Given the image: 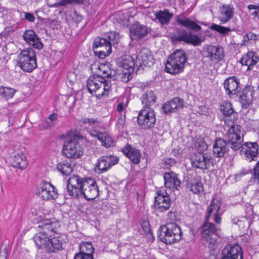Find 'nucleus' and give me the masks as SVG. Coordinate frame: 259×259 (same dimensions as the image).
Masks as SVG:
<instances>
[{
    "instance_id": "1",
    "label": "nucleus",
    "mask_w": 259,
    "mask_h": 259,
    "mask_svg": "<svg viewBox=\"0 0 259 259\" xmlns=\"http://www.w3.org/2000/svg\"><path fill=\"white\" fill-rule=\"evenodd\" d=\"M67 192L74 198H85L88 200L95 199L99 195L98 186L92 178L82 179L78 176H73L68 180Z\"/></svg>"
},
{
    "instance_id": "2",
    "label": "nucleus",
    "mask_w": 259,
    "mask_h": 259,
    "mask_svg": "<svg viewBox=\"0 0 259 259\" xmlns=\"http://www.w3.org/2000/svg\"><path fill=\"white\" fill-rule=\"evenodd\" d=\"M240 126L233 124L227 131L224 137L217 139L213 146V154L217 157H222L227 151L226 145L234 151L239 150L242 146L243 138L241 137Z\"/></svg>"
},
{
    "instance_id": "3",
    "label": "nucleus",
    "mask_w": 259,
    "mask_h": 259,
    "mask_svg": "<svg viewBox=\"0 0 259 259\" xmlns=\"http://www.w3.org/2000/svg\"><path fill=\"white\" fill-rule=\"evenodd\" d=\"M60 226L59 223L50 220H44L39 223L38 232L34 236L33 240L39 249H47L48 244L51 237L57 233Z\"/></svg>"
},
{
    "instance_id": "4",
    "label": "nucleus",
    "mask_w": 259,
    "mask_h": 259,
    "mask_svg": "<svg viewBox=\"0 0 259 259\" xmlns=\"http://www.w3.org/2000/svg\"><path fill=\"white\" fill-rule=\"evenodd\" d=\"M119 39V34L113 31L108 32L104 37H97L93 46L95 55L100 59L108 56L111 53L112 45L117 44Z\"/></svg>"
},
{
    "instance_id": "5",
    "label": "nucleus",
    "mask_w": 259,
    "mask_h": 259,
    "mask_svg": "<svg viewBox=\"0 0 259 259\" xmlns=\"http://www.w3.org/2000/svg\"><path fill=\"white\" fill-rule=\"evenodd\" d=\"M110 74L104 71L102 76L97 75L90 77L87 81V88L89 93L97 97L107 96L111 89V84L108 79Z\"/></svg>"
},
{
    "instance_id": "6",
    "label": "nucleus",
    "mask_w": 259,
    "mask_h": 259,
    "mask_svg": "<svg viewBox=\"0 0 259 259\" xmlns=\"http://www.w3.org/2000/svg\"><path fill=\"white\" fill-rule=\"evenodd\" d=\"M187 61L185 52L183 50H177L171 54L167 60L165 70L171 74L183 71Z\"/></svg>"
},
{
    "instance_id": "7",
    "label": "nucleus",
    "mask_w": 259,
    "mask_h": 259,
    "mask_svg": "<svg viewBox=\"0 0 259 259\" xmlns=\"http://www.w3.org/2000/svg\"><path fill=\"white\" fill-rule=\"evenodd\" d=\"M158 237L160 241L166 244L179 241L182 238L181 228L175 223H167L160 227Z\"/></svg>"
},
{
    "instance_id": "8",
    "label": "nucleus",
    "mask_w": 259,
    "mask_h": 259,
    "mask_svg": "<svg viewBox=\"0 0 259 259\" xmlns=\"http://www.w3.org/2000/svg\"><path fill=\"white\" fill-rule=\"evenodd\" d=\"M17 64L24 71L31 72L37 67L35 52L30 47L21 51L17 56Z\"/></svg>"
},
{
    "instance_id": "9",
    "label": "nucleus",
    "mask_w": 259,
    "mask_h": 259,
    "mask_svg": "<svg viewBox=\"0 0 259 259\" xmlns=\"http://www.w3.org/2000/svg\"><path fill=\"white\" fill-rule=\"evenodd\" d=\"M62 152L67 157L73 159L79 158L82 155V149L76 135H70L66 138Z\"/></svg>"
},
{
    "instance_id": "10",
    "label": "nucleus",
    "mask_w": 259,
    "mask_h": 259,
    "mask_svg": "<svg viewBox=\"0 0 259 259\" xmlns=\"http://www.w3.org/2000/svg\"><path fill=\"white\" fill-rule=\"evenodd\" d=\"M154 110L149 107H144L139 112L137 122L139 126L144 129H149L154 127L156 122Z\"/></svg>"
},
{
    "instance_id": "11",
    "label": "nucleus",
    "mask_w": 259,
    "mask_h": 259,
    "mask_svg": "<svg viewBox=\"0 0 259 259\" xmlns=\"http://www.w3.org/2000/svg\"><path fill=\"white\" fill-rule=\"evenodd\" d=\"M36 194L44 200H55L58 196L57 190L55 187L47 182H43L40 185Z\"/></svg>"
},
{
    "instance_id": "12",
    "label": "nucleus",
    "mask_w": 259,
    "mask_h": 259,
    "mask_svg": "<svg viewBox=\"0 0 259 259\" xmlns=\"http://www.w3.org/2000/svg\"><path fill=\"white\" fill-rule=\"evenodd\" d=\"M201 235L202 239L209 243V245L215 243L217 238V228L211 223L206 222L201 226Z\"/></svg>"
},
{
    "instance_id": "13",
    "label": "nucleus",
    "mask_w": 259,
    "mask_h": 259,
    "mask_svg": "<svg viewBox=\"0 0 259 259\" xmlns=\"http://www.w3.org/2000/svg\"><path fill=\"white\" fill-rule=\"evenodd\" d=\"M191 164L193 167L204 170L209 167L212 162V158L204 153H197L191 158Z\"/></svg>"
},
{
    "instance_id": "14",
    "label": "nucleus",
    "mask_w": 259,
    "mask_h": 259,
    "mask_svg": "<svg viewBox=\"0 0 259 259\" xmlns=\"http://www.w3.org/2000/svg\"><path fill=\"white\" fill-rule=\"evenodd\" d=\"M118 161V157L110 155L102 156L96 164L95 170L97 173L101 174L106 171L112 166L117 163Z\"/></svg>"
},
{
    "instance_id": "15",
    "label": "nucleus",
    "mask_w": 259,
    "mask_h": 259,
    "mask_svg": "<svg viewBox=\"0 0 259 259\" xmlns=\"http://www.w3.org/2000/svg\"><path fill=\"white\" fill-rule=\"evenodd\" d=\"M154 59L151 51L147 49H142L136 58V66L143 69L145 67H150L154 63Z\"/></svg>"
},
{
    "instance_id": "16",
    "label": "nucleus",
    "mask_w": 259,
    "mask_h": 259,
    "mask_svg": "<svg viewBox=\"0 0 259 259\" xmlns=\"http://www.w3.org/2000/svg\"><path fill=\"white\" fill-rule=\"evenodd\" d=\"M171 205V199L167 192H157L155 197L154 208L159 212H162L167 210Z\"/></svg>"
},
{
    "instance_id": "17",
    "label": "nucleus",
    "mask_w": 259,
    "mask_h": 259,
    "mask_svg": "<svg viewBox=\"0 0 259 259\" xmlns=\"http://www.w3.org/2000/svg\"><path fill=\"white\" fill-rule=\"evenodd\" d=\"M203 53L205 57L215 63L222 60L224 56L223 48L219 46L207 45L204 47Z\"/></svg>"
},
{
    "instance_id": "18",
    "label": "nucleus",
    "mask_w": 259,
    "mask_h": 259,
    "mask_svg": "<svg viewBox=\"0 0 259 259\" xmlns=\"http://www.w3.org/2000/svg\"><path fill=\"white\" fill-rule=\"evenodd\" d=\"M221 202L218 199H213L207 208L206 220L208 221L211 215L213 217V220L217 224L221 223L222 213L220 212Z\"/></svg>"
},
{
    "instance_id": "19",
    "label": "nucleus",
    "mask_w": 259,
    "mask_h": 259,
    "mask_svg": "<svg viewBox=\"0 0 259 259\" xmlns=\"http://www.w3.org/2000/svg\"><path fill=\"white\" fill-rule=\"evenodd\" d=\"M224 87L227 94L230 97L233 95H237L241 90L240 82L236 76H231L226 79L224 82Z\"/></svg>"
},
{
    "instance_id": "20",
    "label": "nucleus",
    "mask_w": 259,
    "mask_h": 259,
    "mask_svg": "<svg viewBox=\"0 0 259 259\" xmlns=\"http://www.w3.org/2000/svg\"><path fill=\"white\" fill-rule=\"evenodd\" d=\"M221 259H243L241 247L236 245L226 246L222 252Z\"/></svg>"
},
{
    "instance_id": "21",
    "label": "nucleus",
    "mask_w": 259,
    "mask_h": 259,
    "mask_svg": "<svg viewBox=\"0 0 259 259\" xmlns=\"http://www.w3.org/2000/svg\"><path fill=\"white\" fill-rule=\"evenodd\" d=\"M163 178L165 188L170 190H179L181 187V181L176 173L172 171L165 172Z\"/></svg>"
},
{
    "instance_id": "22",
    "label": "nucleus",
    "mask_w": 259,
    "mask_h": 259,
    "mask_svg": "<svg viewBox=\"0 0 259 259\" xmlns=\"http://www.w3.org/2000/svg\"><path fill=\"white\" fill-rule=\"evenodd\" d=\"M184 106L183 100L177 97L174 98L170 101L166 102L162 106L163 112L165 114L171 113L176 112L177 111L181 109Z\"/></svg>"
},
{
    "instance_id": "23",
    "label": "nucleus",
    "mask_w": 259,
    "mask_h": 259,
    "mask_svg": "<svg viewBox=\"0 0 259 259\" xmlns=\"http://www.w3.org/2000/svg\"><path fill=\"white\" fill-rule=\"evenodd\" d=\"M23 37L25 41L32 46L33 48L38 50H41L43 48V44L39 37L32 30H26L23 34Z\"/></svg>"
},
{
    "instance_id": "24",
    "label": "nucleus",
    "mask_w": 259,
    "mask_h": 259,
    "mask_svg": "<svg viewBox=\"0 0 259 259\" xmlns=\"http://www.w3.org/2000/svg\"><path fill=\"white\" fill-rule=\"evenodd\" d=\"M259 61V56L254 52H248L244 54L240 62L242 65L247 66V70H251Z\"/></svg>"
},
{
    "instance_id": "25",
    "label": "nucleus",
    "mask_w": 259,
    "mask_h": 259,
    "mask_svg": "<svg viewBox=\"0 0 259 259\" xmlns=\"http://www.w3.org/2000/svg\"><path fill=\"white\" fill-rule=\"evenodd\" d=\"M234 9L231 5H223L220 7L219 19L222 24L228 22L234 15Z\"/></svg>"
},
{
    "instance_id": "26",
    "label": "nucleus",
    "mask_w": 259,
    "mask_h": 259,
    "mask_svg": "<svg viewBox=\"0 0 259 259\" xmlns=\"http://www.w3.org/2000/svg\"><path fill=\"white\" fill-rule=\"evenodd\" d=\"M130 37L132 39H139L145 36L148 33L147 27L140 23L133 24L130 29Z\"/></svg>"
},
{
    "instance_id": "27",
    "label": "nucleus",
    "mask_w": 259,
    "mask_h": 259,
    "mask_svg": "<svg viewBox=\"0 0 259 259\" xmlns=\"http://www.w3.org/2000/svg\"><path fill=\"white\" fill-rule=\"evenodd\" d=\"M122 152L135 164L140 161L141 154L140 150L126 145L122 149Z\"/></svg>"
},
{
    "instance_id": "28",
    "label": "nucleus",
    "mask_w": 259,
    "mask_h": 259,
    "mask_svg": "<svg viewBox=\"0 0 259 259\" xmlns=\"http://www.w3.org/2000/svg\"><path fill=\"white\" fill-rule=\"evenodd\" d=\"M187 188L194 194H198L203 190V185L196 177H190L187 181Z\"/></svg>"
},
{
    "instance_id": "29",
    "label": "nucleus",
    "mask_w": 259,
    "mask_h": 259,
    "mask_svg": "<svg viewBox=\"0 0 259 259\" xmlns=\"http://www.w3.org/2000/svg\"><path fill=\"white\" fill-rule=\"evenodd\" d=\"M177 22L183 26L195 31L201 30V27L189 18L185 17L183 15H179L176 16Z\"/></svg>"
},
{
    "instance_id": "30",
    "label": "nucleus",
    "mask_w": 259,
    "mask_h": 259,
    "mask_svg": "<svg viewBox=\"0 0 259 259\" xmlns=\"http://www.w3.org/2000/svg\"><path fill=\"white\" fill-rule=\"evenodd\" d=\"M245 146L247 147L244 153L245 157L249 161L254 160L258 154V145L256 142H247L245 143Z\"/></svg>"
},
{
    "instance_id": "31",
    "label": "nucleus",
    "mask_w": 259,
    "mask_h": 259,
    "mask_svg": "<svg viewBox=\"0 0 259 259\" xmlns=\"http://www.w3.org/2000/svg\"><path fill=\"white\" fill-rule=\"evenodd\" d=\"M221 110L225 116L230 117L231 120H235L237 118V114L234 112L232 104L229 102H224L221 105Z\"/></svg>"
},
{
    "instance_id": "32",
    "label": "nucleus",
    "mask_w": 259,
    "mask_h": 259,
    "mask_svg": "<svg viewBox=\"0 0 259 259\" xmlns=\"http://www.w3.org/2000/svg\"><path fill=\"white\" fill-rule=\"evenodd\" d=\"M155 16L157 20L162 24H167L173 16V14L170 13L168 10L165 9L163 11H159L155 13Z\"/></svg>"
},
{
    "instance_id": "33",
    "label": "nucleus",
    "mask_w": 259,
    "mask_h": 259,
    "mask_svg": "<svg viewBox=\"0 0 259 259\" xmlns=\"http://www.w3.org/2000/svg\"><path fill=\"white\" fill-rule=\"evenodd\" d=\"M46 251L49 253L56 252L62 249V242L58 237L50 238Z\"/></svg>"
},
{
    "instance_id": "34",
    "label": "nucleus",
    "mask_w": 259,
    "mask_h": 259,
    "mask_svg": "<svg viewBox=\"0 0 259 259\" xmlns=\"http://www.w3.org/2000/svg\"><path fill=\"white\" fill-rule=\"evenodd\" d=\"M136 65V61L132 56H124L120 62V66L122 70L134 71V67Z\"/></svg>"
},
{
    "instance_id": "35",
    "label": "nucleus",
    "mask_w": 259,
    "mask_h": 259,
    "mask_svg": "<svg viewBox=\"0 0 259 259\" xmlns=\"http://www.w3.org/2000/svg\"><path fill=\"white\" fill-rule=\"evenodd\" d=\"M156 95L152 91H146L141 97V102L145 107H149L155 102Z\"/></svg>"
},
{
    "instance_id": "36",
    "label": "nucleus",
    "mask_w": 259,
    "mask_h": 259,
    "mask_svg": "<svg viewBox=\"0 0 259 259\" xmlns=\"http://www.w3.org/2000/svg\"><path fill=\"white\" fill-rule=\"evenodd\" d=\"M252 99V92L248 90H244L240 96V101L242 107L247 108L250 104Z\"/></svg>"
},
{
    "instance_id": "37",
    "label": "nucleus",
    "mask_w": 259,
    "mask_h": 259,
    "mask_svg": "<svg viewBox=\"0 0 259 259\" xmlns=\"http://www.w3.org/2000/svg\"><path fill=\"white\" fill-rule=\"evenodd\" d=\"M57 168L59 171L63 175L68 176L72 171V166L70 162L67 160H64L59 162L57 166Z\"/></svg>"
},
{
    "instance_id": "38",
    "label": "nucleus",
    "mask_w": 259,
    "mask_h": 259,
    "mask_svg": "<svg viewBox=\"0 0 259 259\" xmlns=\"http://www.w3.org/2000/svg\"><path fill=\"white\" fill-rule=\"evenodd\" d=\"M97 137L105 147H110L113 143L112 137L106 133H97Z\"/></svg>"
},
{
    "instance_id": "39",
    "label": "nucleus",
    "mask_w": 259,
    "mask_h": 259,
    "mask_svg": "<svg viewBox=\"0 0 259 259\" xmlns=\"http://www.w3.org/2000/svg\"><path fill=\"white\" fill-rule=\"evenodd\" d=\"M16 90L13 88L0 86V96L8 100L13 98Z\"/></svg>"
},
{
    "instance_id": "40",
    "label": "nucleus",
    "mask_w": 259,
    "mask_h": 259,
    "mask_svg": "<svg viewBox=\"0 0 259 259\" xmlns=\"http://www.w3.org/2000/svg\"><path fill=\"white\" fill-rule=\"evenodd\" d=\"M79 250L80 251L78 253L93 255L94 249L91 243L84 242L81 243L79 246Z\"/></svg>"
},
{
    "instance_id": "41",
    "label": "nucleus",
    "mask_w": 259,
    "mask_h": 259,
    "mask_svg": "<svg viewBox=\"0 0 259 259\" xmlns=\"http://www.w3.org/2000/svg\"><path fill=\"white\" fill-rule=\"evenodd\" d=\"M177 34L173 36L172 39L174 41H184L186 43L189 33L185 29H178Z\"/></svg>"
},
{
    "instance_id": "42",
    "label": "nucleus",
    "mask_w": 259,
    "mask_h": 259,
    "mask_svg": "<svg viewBox=\"0 0 259 259\" xmlns=\"http://www.w3.org/2000/svg\"><path fill=\"white\" fill-rule=\"evenodd\" d=\"M13 166L16 168H23L26 165V161L19 154L15 155L13 157Z\"/></svg>"
},
{
    "instance_id": "43",
    "label": "nucleus",
    "mask_w": 259,
    "mask_h": 259,
    "mask_svg": "<svg viewBox=\"0 0 259 259\" xmlns=\"http://www.w3.org/2000/svg\"><path fill=\"white\" fill-rule=\"evenodd\" d=\"M186 43L191 44L194 46H199L201 45V40L197 35L189 33Z\"/></svg>"
},
{
    "instance_id": "44",
    "label": "nucleus",
    "mask_w": 259,
    "mask_h": 259,
    "mask_svg": "<svg viewBox=\"0 0 259 259\" xmlns=\"http://www.w3.org/2000/svg\"><path fill=\"white\" fill-rule=\"evenodd\" d=\"M210 28L222 34H227L231 31V29L229 27H226L215 24L211 25Z\"/></svg>"
},
{
    "instance_id": "45",
    "label": "nucleus",
    "mask_w": 259,
    "mask_h": 259,
    "mask_svg": "<svg viewBox=\"0 0 259 259\" xmlns=\"http://www.w3.org/2000/svg\"><path fill=\"white\" fill-rule=\"evenodd\" d=\"M133 72L128 70L122 69V74L121 76L122 81L125 82H128L132 78V73Z\"/></svg>"
},
{
    "instance_id": "46",
    "label": "nucleus",
    "mask_w": 259,
    "mask_h": 259,
    "mask_svg": "<svg viewBox=\"0 0 259 259\" xmlns=\"http://www.w3.org/2000/svg\"><path fill=\"white\" fill-rule=\"evenodd\" d=\"M259 39V36L256 35L252 32H248L243 37V40L244 41H248L249 40H256Z\"/></svg>"
},
{
    "instance_id": "47",
    "label": "nucleus",
    "mask_w": 259,
    "mask_h": 259,
    "mask_svg": "<svg viewBox=\"0 0 259 259\" xmlns=\"http://www.w3.org/2000/svg\"><path fill=\"white\" fill-rule=\"evenodd\" d=\"M176 161L174 159L169 158L165 159L164 161V166L165 168L169 169L170 167L175 165Z\"/></svg>"
},
{
    "instance_id": "48",
    "label": "nucleus",
    "mask_w": 259,
    "mask_h": 259,
    "mask_svg": "<svg viewBox=\"0 0 259 259\" xmlns=\"http://www.w3.org/2000/svg\"><path fill=\"white\" fill-rule=\"evenodd\" d=\"M74 259H94L93 255H89L88 254H82L81 253H76Z\"/></svg>"
},
{
    "instance_id": "49",
    "label": "nucleus",
    "mask_w": 259,
    "mask_h": 259,
    "mask_svg": "<svg viewBox=\"0 0 259 259\" xmlns=\"http://www.w3.org/2000/svg\"><path fill=\"white\" fill-rule=\"evenodd\" d=\"M125 117L124 115L123 116H121L118 119L116 126L118 129H121L123 127L125 122Z\"/></svg>"
},
{
    "instance_id": "50",
    "label": "nucleus",
    "mask_w": 259,
    "mask_h": 259,
    "mask_svg": "<svg viewBox=\"0 0 259 259\" xmlns=\"http://www.w3.org/2000/svg\"><path fill=\"white\" fill-rule=\"evenodd\" d=\"M76 0H63L61 3H56L54 4L53 6L54 7H58L60 6H64L66 4H69L72 2H75Z\"/></svg>"
},
{
    "instance_id": "51",
    "label": "nucleus",
    "mask_w": 259,
    "mask_h": 259,
    "mask_svg": "<svg viewBox=\"0 0 259 259\" xmlns=\"http://www.w3.org/2000/svg\"><path fill=\"white\" fill-rule=\"evenodd\" d=\"M254 175L255 178L259 180V161L254 167Z\"/></svg>"
},
{
    "instance_id": "52",
    "label": "nucleus",
    "mask_w": 259,
    "mask_h": 259,
    "mask_svg": "<svg viewBox=\"0 0 259 259\" xmlns=\"http://www.w3.org/2000/svg\"><path fill=\"white\" fill-rule=\"evenodd\" d=\"M25 18L29 22H33L34 21V16L31 13H25Z\"/></svg>"
},
{
    "instance_id": "53",
    "label": "nucleus",
    "mask_w": 259,
    "mask_h": 259,
    "mask_svg": "<svg viewBox=\"0 0 259 259\" xmlns=\"http://www.w3.org/2000/svg\"><path fill=\"white\" fill-rule=\"evenodd\" d=\"M247 9L250 11L252 10H256L259 9V4L257 5H249L247 6Z\"/></svg>"
},
{
    "instance_id": "54",
    "label": "nucleus",
    "mask_w": 259,
    "mask_h": 259,
    "mask_svg": "<svg viewBox=\"0 0 259 259\" xmlns=\"http://www.w3.org/2000/svg\"><path fill=\"white\" fill-rule=\"evenodd\" d=\"M83 122L94 124L96 122V120L93 118H84Z\"/></svg>"
},
{
    "instance_id": "55",
    "label": "nucleus",
    "mask_w": 259,
    "mask_h": 259,
    "mask_svg": "<svg viewBox=\"0 0 259 259\" xmlns=\"http://www.w3.org/2000/svg\"><path fill=\"white\" fill-rule=\"evenodd\" d=\"M250 15L253 17V18H257L259 19V9L254 10L252 13H250Z\"/></svg>"
},
{
    "instance_id": "56",
    "label": "nucleus",
    "mask_w": 259,
    "mask_h": 259,
    "mask_svg": "<svg viewBox=\"0 0 259 259\" xmlns=\"http://www.w3.org/2000/svg\"><path fill=\"white\" fill-rule=\"evenodd\" d=\"M48 118L51 121H55L57 118V114L56 113H52L49 116Z\"/></svg>"
},
{
    "instance_id": "57",
    "label": "nucleus",
    "mask_w": 259,
    "mask_h": 259,
    "mask_svg": "<svg viewBox=\"0 0 259 259\" xmlns=\"http://www.w3.org/2000/svg\"><path fill=\"white\" fill-rule=\"evenodd\" d=\"M124 108L123 104V103H119L117 107V110L120 112L123 111Z\"/></svg>"
},
{
    "instance_id": "58",
    "label": "nucleus",
    "mask_w": 259,
    "mask_h": 259,
    "mask_svg": "<svg viewBox=\"0 0 259 259\" xmlns=\"http://www.w3.org/2000/svg\"><path fill=\"white\" fill-rule=\"evenodd\" d=\"M57 22V20L56 19H53V20H51V19H48V23L51 25V24H55Z\"/></svg>"
},
{
    "instance_id": "59",
    "label": "nucleus",
    "mask_w": 259,
    "mask_h": 259,
    "mask_svg": "<svg viewBox=\"0 0 259 259\" xmlns=\"http://www.w3.org/2000/svg\"><path fill=\"white\" fill-rule=\"evenodd\" d=\"M172 152L174 153L175 155H176V154H177V152H176L175 150H174L172 151Z\"/></svg>"
},
{
    "instance_id": "60",
    "label": "nucleus",
    "mask_w": 259,
    "mask_h": 259,
    "mask_svg": "<svg viewBox=\"0 0 259 259\" xmlns=\"http://www.w3.org/2000/svg\"><path fill=\"white\" fill-rule=\"evenodd\" d=\"M147 230H145V231L148 232V231H149V228H147Z\"/></svg>"
},
{
    "instance_id": "61",
    "label": "nucleus",
    "mask_w": 259,
    "mask_h": 259,
    "mask_svg": "<svg viewBox=\"0 0 259 259\" xmlns=\"http://www.w3.org/2000/svg\"><path fill=\"white\" fill-rule=\"evenodd\" d=\"M2 10H1V8H0V13L2 12Z\"/></svg>"
}]
</instances>
